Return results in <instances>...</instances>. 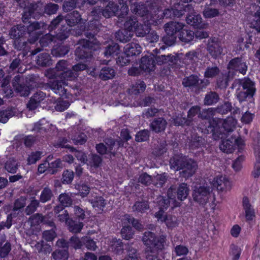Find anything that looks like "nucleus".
I'll use <instances>...</instances> for the list:
<instances>
[{"mask_svg": "<svg viewBox=\"0 0 260 260\" xmlns=\"http://www.w3.org/2000/svg\"><path fill=\"white\" fill-rule=\"evenodd\" d=\"M45 76L50 80L58 78L57 80L49 81L47 85L55 93L61 96L67 94L68 89L64 88V86L68 84L67 82L74 80L77 77V75L71 70L59 74L55 68L47 70Z\"/></svg>", "mask_w": 260, "mask_h": 260, "instance_id": "f257e3e1", "label": "nucleus"}, {"mask_svg": "<svg viewBox=\"0 0 260 260\" xmlns=\"http://www.w3.org/2000/svg\"><path fill=\"white\" fill-rule=\"evenodd\" d=\"M231 88L236 90V94L239 102L246 100L247 96H252L254 92L253 83L248 78L235 80Z\"/></svg>", "mask_w": 260, "mask_h": 260, "instance_id": "f03ea898", "label": "nucleus"}, {"mask_svg": "<svg viewBox=\"0 0 260 260\" xmlns=\"http://www.w3.org/2000/svg\"><path fill=\"white\" fill-rule=\"evenodd\" d=\"M99 44L96 40L93 41L84 39L80 40L78 46L75 50V55L80 59L89 58L92 56V50L98 48Z\"/></svg>", "mask_w": 260, "mask_h": 260, "instance_id": "7ed1b4c3", "label": "nucleus"}, {"mask_svg": "<svg viewBox=\"0 0 260 260\" xmlns=\"http://www.w3.org/2000/svg\"><path fill=\"white\" fill-rule=\"evenodd\" d=\"M183 23L177 21H171L165 25L164 28L167 35L163 38L165 43L169 46L173 45L176 39V34L184 27Z\"/></svg>", "mask_w": 260, "mask_h": 260, "instance_id": "20e7f679", "label": "nucleus"}, {"mask_svg": "<svg viewBox=\"0 0 260 260\" xmlns=\"http://www.w3.org/2000/svg\"><path fill=\"white\" fill-rule=\"evenodd\" d=\"M122 12L120 11L119 6L113 2H110L107 6L103 9L101 7L94 8L91 11V14L95 17H99L101 14L106 18H109L113 16H123Z\"/></svg>", "mask_w": 260, "mask_h": 260, "instance_id": "39448f33", "label": "nucleus"}, {"mask_svg": "<svg viewBox=\"0 0 260 260\" xmlns=\"http://www.w3.org/2000/svg\"><path fill=\"white\" fill-rule=\"evenodd\" d=\"M166 238L164 236L156 237L151 232H145L142 237V241L147 248H155V249H162L164 247V243Z\"/></svg>", "mask_w": 260, "mask_h": 260, "instance_id": "423d86ee", "label": "nucleus"}, {"mask_svg": "<svg viewBox=\"0 0 260 260\" xmlns=\"http://www.w3.org/2000/svg\"><path fill=\"white\" fill-rule=\"evenodd\" d=\"M210 196V188L204 186H195L192 191L193 200L202 205L208 202Z\"/></svg>", "mask_w": 260, "mask_h": 260, "instance_id": "0eeeda50", "label": "nucleus"}, {"mask_svg": "<svg viewBox=\"0 0 260 260\" xmlns=\"http://www.w3.org/2000/svg\"><path fill=\"white\" fill-rule=\"evenodd\" d=\"M183 11L190 12L186 17V22L188 24L197 28H203L204 24L202 23V18L201 16L194 12L191 6L186 5L184 7Z\"/></svg>", "mask_w": 260, "mask_h": 260, "instance_id": "6e6552de", "label": "nucleus"}, {"mask_svg": "<svg viewBox=\"0 0 260 260\" xmlns=\"http://www.w3.org/2000/svg\"><path fill=\"white\" fill-rule=\"evenodd\" d=\"M26 27V34L29 35L30 37L28 39V42L30 44L34 43L39 38V34L37 32V30L44 28L46 26L44 22L35 21L29 24Z\"/></svg>", "mask_w": 260, "mask_h": 260, "instance_id": "1a4fd4ad", "label": "nucleus"}, {"mask_svg": "<svg viewBox=\"0 0 260 260\" xmlns=\"http://www.w3.org/2000/svg\"><path fill=\"white\" fill-rule=\"evenodd\" d=\"M131 9L133 13H135L141 17L146 16L147 19L154 21V16L153 14L150 12L149 7H147V4H143L139 3H134L132 4Z\"/></svg>", "mask_w": 260, "mask_h": 260, "instance_id": "9d476101", "label": "nucleus"}, {"mask_svg": "<svg viewBox=\"0 0 260 260\" xmlns=\"http://www.w3.org/2000/svg\"><path fill=\"white\" fill-rule=\"evenodd\" d=\"M207 50L213 58H216L222 53L223 48L221 42L216 38H210L208 41Z\"/></svg>", "mask_w": 260, "mask_h": 260, "instance_id": "9b49d317", "label": "nucleus"}, {"mask_svg": "<svg viewBox=\"0 0 260 260\" xmlns=\"http://www.w3.org/2000/svg\"><path fill=\"white\" fill-rule=\"evenodd\" d=\"M228 68L229 71H232L233 74H234V71H236L244 75L247 70L246 63L241 57H235L230 60Z\"/></svg>", "mask_w": 260, "mask_h": 260, "instance_id": "f8f14e48", "label": "nucleus"}, {"mask_svg": "<svg viewBox=\"0 0 260 260\" xmlns=\"http://www.w3.org/2000/svg\"><path fill=\"white\" fill-rule=\"evenodd\" d=\"M115 145L116 142L113 139H108L106 140L105 144L101 143L97 144L96 149L102 155L110 153L114 155L116 151Z\"/></svg>", "mask_w": 260, "mask_h": 260, "instance_id": "ddd939ff", "label": "nucleus"}, {"mask_svg": "<svg viewBox=\"0 0 260 260\" xmlns=\"http://www.w3.org/2000/svg\"><path fill=\"white\" fill-rule=\"evenodd\" d=\"M145 2L147 4L150 12L153 14L155 18L157 16L158 12L167 6V3L166 0H146Z\"/></svg>", "mask_w": 260, "mask_h": 260, "instance_id": "4468645a", "label": "nucleus"}, {"mask_svg": "<svg viewBox=\"0 0 260 260\" xmlns=\"http://www.w3.org/2000/svg\"><path fill=\"white\" fill-rule=\"evenodd\" d=\"M198 168L197 162L191 159H189L185 163L180 172V175L184 178H188L192 176Z\"/></svg>", "mask_w": 260, "mask_h": 260, "instance_id": "2eb2a0df", "label": "nucleus"}, {"mask_svg": "<svg viewBox=\"0 0 260 260\" xmlns=\"http://www.w3.org/2000/svg\"><path fill=\"white\" fill-rule=\"evenodd\" d=\"M93 24L92 21H90L87 29L85 25L80 24V28L77 29L75 31L76 35L80 36L84 32V35L89 39H93L92 41L95 40L94 39V37L96 31V28Z\"/></svg>", "mask_w": 260, "mask_h": 260, "instance_id": "dca6fc26", "label": "nucleus"}, {"mask_svg": "<svg viewBox=\"0 0 260 260\" xmlns=\"http://www.w3.org/2000/svg\"><path fill=\"white\" fill-rule=\"evenodd\" d=\"M46 97V94L41 91H38L30 98L27 104V107L29 110H35L40 104Z\"/></svg>", "mask_w": 260, "mask_h": 260, "instance_id": "f3484780", "label": "nucleus"}, {"mask_svg": "<svg viewBox=\"0 0 260 260\" xmlns=\"http://www.w3.org/2000/svg\"><path fill=\"white\" fill-rule=\"evenodd\" d=\"M203 83V80H200L197 76L191 75L184 78L182 81V84L185 87L190 88H195L196 92H199L200 87V84Z\"/></svg>", "mask_w": 260, "mask_h": 260, "instance_id": "a211bd4d", "label": "nucleus"}, {"mask_svg": "<svg viewBox=\"0 0 260 260\" xmlns=\"http://www.w3.org/2000/svg\"><path fill=\"white\" fill-rule=\"evenodd\" d=\"M183 15V10H179L173 8L165 9L161 14L157 15V16L154 18V21H159L164 18H171L175 17H179Z\"/></svg>", "mask_w": 260, "mask_h": 260, "instance_id": "6ab92c4d", "label": "nucleus"}, {"mask_svg": "<svg viewBox=\"0 0 260 260\" xmlns=\"http://www.w3.org/2000/svg\"><path fill=\"white\" fill-rule=\"evenodd\" d=\"M213 185L218 190L225 191L231 188V183L224 176H218L214 179Z\"/></svg>", "mask_w": 260, "mask_h": 260, "instance_id": "aec40b11", "label": "nucleus"}, {"mask_svg": "<svg viewBox=\"0 0 260 260\" xmlns=\"http://www.w3.org/2000/svg\"><path fill=\"white\" fill-rule=\"evenodd\" d=\"M26 35V27L22 24L15 25L11 28L9 36L11 39H17Z\"/></svg>", "mask_w": 260, "mask_h": 260, "instance_id": "412c9836", "label": "nucleus"}, {"mask_svg": "<svg viewBox=\"0 0 260 260\" xmlns=\"http://www.w3.org/2000/svg\"><path fill=\"white\" fill-rule=\"evenodd\" d=\"M189 158L183 156L175 155L170 159V164L171 168L176 170H181L183 166Z\"/></svg>", "mask_w": 260, "mask_h": 260, "instance_id": "4be33fe9", "label": "nucleus"}, {"mask_svg": "<svg viewBox=\"0 0 260 260\" xmlns=\"http://www.w3.org/2000/svg\"><path fill=\"white\" fill-rule=\"evenodd\" d=\"M167 122L164 118L159 117L155 118L150 124L151 129L155 133H160L165 131Z\"/></svg>", "mask_w": 260, "mask_h": 260, "instance_id": "5701e85b", "label": "nucleus"}, {"mask_svg": "<svg viewBox=\"0 0 260 260\" xmlns=\"http://www.w3.org/2000/svg\"><path fill=\"white\" fill-rule=\"evenodd\" d=\"M155 61L151 56H144L141 60L140 68L145 72H150L154 70Z\"/></svg>", "mask_w": 260, "mask_h": 260, "instance_id": "b1692460", "label": "nucleus"}, {"mask_svg": "<svg viewBox=\"0 0 260 260\" xmlns=\"http://www.w3.org/2000/svg\"><path fill=\"white\" fill-rule=\"evenodd\" d=\"M124 52L127 57L137 55L141 53V47L137 43L128 44L124 47Z\"/></svg>", "mask_w": 260, "mask_h": 260, "instance_id": "393cba45", "label": "nucleus"}, {"mask_svg": "<svg viewBox=\"0 0 260 260\" xmlns=\"http://www.w3.org/2000/svg\"><path fill=\"white\" fill-rule=\"evenodd\" d=\"M175 188L173 186H171L168 190V198L165 199L164 197L159 198L158 202L160 208L163 209H167L171 202L174 201V197L173 192Z\"/></svg>", "mask_w": 260, "mask_h": 260, "instance_id": "a878e982", "label": "nucleus"}, {"mask_svg": "<svg viewBox=\"0 0 260 260\" xmlns=\"http://www.w3.org/2000/svg\"><path fill=\"white\" fill-rule=\"evenodd\" d=\"M31 246L40 253L46 254L50 253L52 251L51 246L48 244L45 243L43 241L32 243Z\"/></svg>", "mask_w": 260, "mask_h": 260, "instance_id": "bb28decb", "label": "nucleus"}, {"mask_svg": "<svg viewBox=\"0 0 260 260\" xmlns=\"http://www.w3.org/2000/svg\"><path fill=\"white\" fill-rule=\"evenodd\" d=\"M65 21L67 24L70 26H73L78 23L81 20V15L77 11H74L68 14L64 17Z\"/></svg>", "mask_w": 260, "mask_h": 260, "instance_id": "cd10ccee", "label": "nucleus"}, {"mask_svg": "<svg viewBox=\"0 0 260 260\" xmlns=\"http://www.w3.org/2000/svg\"><path fill=\"white\" fill-rule=\"evenodd\" d=\"M133 36V31L125 29L118 30L115 35L116 40L122 43L129 41Z\"/></svg>", "mask_w": 260, "mask_h": 260, "instance_id": "c85d7f7f", "label": "nucleus"}, {"mask_svg": "<svg viewBox=\"0 0 260 260\" xmlns=\"http://www.w3.org/2000/svg\"><path fill=\"white\" fill-rule=\"evenodd\" d=\"M212 4H206L203 11L204 18L210 19L217 17L219 15V10L211 7Z\"/></svg>", "mask_w": 260, "mask_h": 260, "instance_id": "c756f323", "label": "nucleus"}, {"mask_svg": "<svg viewBox=\"0 0 260 260\" xmlns=\"http://www.w3.org/2000/svg\"><path fill=\"white\" fill-rule=\"evenodd\" d=\"M243 206L245 210V216L247 220H252L255 216V212L247 197H244L243 199Z\"/></svg>", "mask_w": 260, "mask_h": 260, "instance_id": "7c9ffc66", "label": "nucleus"}, {"mask_svg": "<svg viewBox=\"0 0 260 260\" xmlns=\"http://www.w3.org/2000/svg\"><path fill=\"white\" fill-rule=\"evenodd\" d=\"M234 74L232 71H229L228 74L222 75L217 80V84L221 89L226 88L229 84V82L234 78Z\"/></svg>", "mask_w": 260, "mask_h": 260, "instance_id": "2f4dec72", "label": "nucleus"}, {"mask_svg": "<svg viewBox=\"0 0 260 260\" xmlns=\"http://www.w3.org/2000/svg\"><path fill=\"white\" fill-rule=\"evenodd\" d=\"M189 188L185 183H180L176 191L177 197L178 200L183 201L186 199L189 194Z\"/></svg>", "mask_w": 260, "mask_h": 260, "instance_id": "473e14b6", "label": "nucleus"}, {"mask_svg": "<svg viewBox=\"0 0 260 260\" xmlns=\"http://www.w3.org/2000/svg\"><path fill=\"white\" fill-rule=\"evenodd\" d=\"M54 197L53 190L48 186L43 188L39 197V201L42 203H45L52 200Z\"/></svg>", "mask_w": 260, "mask_h": 260, "instance_id": "72a5a7b5", "label": "nucleus"}, {"mask_svg": "<svg viewBox=\"0 0 260 260\" xmlns=\"http://www.w3.org/2000/svg\"><path fill=\"white\" fill-rule=\"evenodd\" d=\"M253 7H254L256 12L251 21V27L254 28L258 32L260 33V6L253 5Z\"/></svg>", "mask_w": 260, "mask_h": 260, "instance_id": "f704fd0d", "label": "nucleus"}, {"mask_svg": "<svg viewBox=\"0 0 260 260\" xmlns=\"http://www.w3.org/2000/svg\"><path fill=\"white\" fill-rule=\"evenodd\" d=\"M219 147L223 152L232 153L234 149V138L232 137L229 139L222 140Z\"/></svg>", "mask_w": 260, "mask_h": 260, "instance_id": "c9c22d12", "label": "nucleus"}, {"mask_svg": "<svg viewBox=\"0 0 260 260\" xmlns=\"http://www.w3.org/2000/svg\"><path fill=\"white\" fill-rule=\"evenodd\" d=\"M146 88V85L142 81H138L132 85L128 89L129 93L131 94L137 95L143 92Z\"/></svg>", "mask_w": 260, "mask_h": 260, "instance_id": "e433bc0d", "label": "nucleus"}, {"mask_svg": "<svg viewBox=\"0 0 260 260\" xmlns=\"http://www.w3.org/2000/svg\"><path fill=\"white\" fill-rule=\"evenodd\" d=\"M115 75L114 70L109 67H105L102 69L99 76L103 80H107L113 78Z\"/></svg>", "mask_w": 260, "mask_h": 260, "instance_id": "4c0bfd02", "label": "nucleus"}, {"mask_svg": "<svg viewBox=\"0 0 260 260\" xmlns=\"http://www.w3.org/2000/svg\"><path fill=\"white\" fill-rule=\"evenodd\" d=\"M219 68L216 64L208 66L204 72V77L206 78H213L219 75L220 73Z\"/></svg>", "mask_w": 260, "mask_h": 260, "instance_id": "58836bf2", "label": "nucleus"}, {"mask_svg": "<svg viewBox=\"0 0 260 260\" xmlns=\"http://www.w3.org/2000/svg\"><path fill=\"white\" fill-rule=\"evenodd\" d=\"M38 6L36 4H30L28 7L25 8L22 17L24 23H26L30 17L34 16V14Z\"/></svg>", "mask_w": 260, "mask_h": 260, "instance_id": "ea45409f", "label": "nucleus"}, {"mask_svg": "<svg viewBox=\"0 0 260 260\" xmlns=\"http://www.w3.org/2000/svg\"><path fill=\"white\" fill-rule=\"evenodd\" d=\"M18 162L13 158H9L5 164V169L9 173L14 174L17 172Z\"/></svg>", "mask_w": 260, "mask_h": 260, "instance_id": "a19ab883", "label": "nucleus"}, {"mask_svg": "<svg viewBox=\"0 0 260 260\" xmlns=\"http://www.w3.org/2000/svg\"><path fill=\"white\" fill-rule=\"evenodd\" d=\"M69 47L66 45H60L54 47L51 50V54L54 56L61 57L66 55L69 51Z\"/></svg>", "mask_w": 260, "mask_h": 260, "instance_id": "79ce46f5", "label": "nucleus"}, {"mask_svg": "<svg viewBox=\"0 0 260 260\" xmlns=\"http://www.w3.org/2000/svg\"><path fill=\"white\" fill-rule=\"evenodd\" d=\"M150 31V27L147 24H141L137 23L135 32L137 36L143 37L147 35Z\"/></svg>", "mask_w": 260, "mask_h": 260, "instance_id": "37998d69", "label": "nucleus"}, {"mask_svg": "<svg viewBox=\"0 0 260 260\" xmlns=\"http://www.w3.org/2000/svg\"><path fill=\"white\" fill-rule=\"evenodd\" d=\"M37 63L42 67L49 66L51 64L49 54L47 53H43L38 56Z\"/></svg>", "mask_w": 260, "mask_h": 260, "instance_id": "c03bdc74", "label": "nucleus"}, {"mask_svg": "<svg viewBox=\"0 0 260 260\" xmlns=\"http://www.w3.org/2000/svg\"><path fill=\"white\" fill-rule=\"evenodd\" d=\"M219 99V95L216 92L210 91L206 94L204 103L206 105H211L216 103Z\"/></svg>", "mask_w": 260, "mask_h": 260, "instance_id": "a18cd8bd", "label": "nucleus"}, {"mask_svg": "<svg viewBox=\"0 0 260 260\" xmlns=\"http://www.w3.org/2000/svg\"><path fill=\"white\" fill-rule=\"evenodd\" d=\"M67 225L68 226L69 230L74 233H79L83 226V222L76 221L71 219L69 220Z\"/></svg>", "mask_w": 260, "mask_h": 260, "instance_id": "49530a36", "label": "nucleus"}, {"mask_svg": "<svg viewBox=\"0 0 260 260\" xmlns=\"http://www.w3.org/2000/svg\"><path fill=\"white\" fill-rule=\"evenodd\" d=\"M167 144L165 141H161L154 148L152 154L156 157L160 156L167 151Z\"/></svg>", "mask_w": 260, "mask_h": 260, "instance_id": "de8ad7c7", "label": "nucleus"}, {"mask_svg": "<svg viewBox=\"0 0 260 260\" xmlns=\"http://www.w3.org/2000/svg\"><path fill=\"white\" fill-rule=\"evenodd\" d=\"M119 53V46L117 43H112L106 48L104 55L106 57L117 55Z\"/></svg>", "mask_w": 260, "mask_h": 260, "instance_id": "09e8293b", "label": "nucleus"}, {"mask_svg": "<svg viewBox=\"0 0 260 260\" xmlns=\"http://www.w3.org/2000/svg\"><path fill=\"white\" fill-rule=\"evenodd\" d=\"M181 30L179 37L180 40L188 43L193 40L194 37V32L193 31L183 29Z\"/></svg>", "mask_w": 260, "mask_h": 260, "instance_id": "8fccbe9b", "label": "nucleus"}, {"mask_svg": "<svg viewBox=\"0 0 260 260\" xmlns=\"http://www.w3.org/2000/svg\"><path fill=\"white\" fill-rule=\"evenodd\" d=\"M171 124H173L175 126L187 125H189L190 124L189 121L185 117H183L181 115L176 116L175 117H172L169 120Z\"/></svg>", "mask_w": 260, "mask_h": 260, "instance_id": "3c124183", "label": "nucleus"}, {"mask_svg": "<svg viewBox=\"0 0 260 260\" xmlns=\"http://www.w3.org/2000/svg\"><path fill=\"white\" fill-rule=\"evenodd\" d=\"M204 143V139L199 136L192 137L189 144L190 149L194 150L201 148Z\"/></svg>", "mask_w": 260, "mask_h": 260, "instance_id": "603ef678", "label": "nucleus"}, {"mask_svg": "<svg viewBox=\"0 0 260 260\" xmlns=\"http://www.w3.org/2000/svg\"><path fill=\"white\" fill-rule=\"evenodd\" d=\"M199 53L196 50H191L186 53L184 60L185 63L190 64L196 62L198 58Z\"/></svg>", "mask_w": 260, "mask_h": 260, "instance_id": "864d4df0", "label": "nucleus"}, {"mask_svg": "<svg viewBox=\"0 0 260 260\" xmlns=\"http://www.w3.org/2000/svg\"><path fill=\"white\" fill-rule=\"evenodd\" d=\"M236 123V120L233 117H231L224 120L222 125L226 131L230 132L234 131Z\"/></svg>", "mask_w": 260, "mask_h": 260, "instance_id": "5fc2aeb1", "label": "nucleus"}, {"mask_svg": "<svg viewBox=\"0 0 260 260\" xmlns=\"http://www.w3.org/2000/svg\"><path fill=\"white\" fill-rule=\"evenodd\" d=\"M167 180V176L165 173L162 174H157L153 178L152 184L157 187H161L166 183Z\"/></svg>", "mask_w": 260, "mask_h": 260, "instance_id": "6e6d98bb", "label": "nucleus"}, {"mask_svg": "<svg viewBox=\"0 0 260 260\" xmlns=\"http://www.w3.org/2000/svg\"><path fill=\"white\" fill-rule=\"evenodd\" d=\"M75 188L78 191L77 194L80 196L82 198L86 197L89 193L90 189V187L85 183L76 184Z\"/></svg>", "mask_w": 260, "mask_h": 260, "instance_id": "4d7b16f0", "label": "nucleus"}, {"mask_svg": "<svg viewBox=\"0 0 260 260\" xmlns=\"http://www.w3.org/2000/svg\"><path fill=\"white\" fill-rule=\"evenodd\" d=\"M176 60V57L171 54L161 55L157 56L156 57V60L158 64H161L167 63H173Z\"/></svg>", "mask_w": 260, "mask_h": 260, "instance_id": "13d9d810", "label": "nucleus"}, {"mask_svg": "<svg viewBox=\"0 0 260 260\" xmlns=\"http://www.w3.org/2000/svg\"><path fill=\"white\" fill-rule=\"evenodd\" d=\"M52 256L54 260H67L69 253L67 249L57 250L52 253Z\"/></svg>", "mask_w": 260, "mask_h": 260, "instance_id": "bf43d9fd", "label": "nucleus"}, {"mask_svg": "<svg viewBox=\"0 0 260 260\" xmlns=\"http://www.w3.org/2000/svg\"><path fill=\"white\" fill-rule=\"evenodd\" d=\"M59 9L58 5L49 3L47 4L44 8V13L48 15H51L55 14Z\"/></svg>", "mask_w": 260, "mask_h": 260, "instance_id": "052dcab7", "label": "nucleus"}, {"mask_svg": "<svg viewBox=\"0 0 260 260\" xmlns=\"http://www.w3.org/2000/svg\"><path fill=\"white\" fill-rule=\"evenodd\" d=\"M58 200L60 204L64 207L71 206L73 202V200L71 196L67 193L60 194L59 196Z\"/></svg>", "mask_w": 260, "mask_h": 260, "instance_id": "680f3d73", "label": "nucleus"}, {"mask_svg": "<svg viewBox=\"0 0 260 260\" xmlns=\"http://www.w3.org/2000/svg\"><path fill=\"white\" fill-rule=\"evenodd\" d=\"M149 208V206L146 202H136L133 206L134 211L137 212H145Z\"/></svg>", "mask_w": 260, "mask_h": 260, "instance_id": "e2e57ef3", "label": "nucleus"}, {"mask_svg": "<svg viewBox=\"0 0 260 260\" xmlns=\"http://www.w3.org/2000/svg\"><path fill=\"white\" fill-rule=\"evenodd\" d=\"M137 23H138V21L135 17L127 18L124 24V29L133 31V29H135Z\"/></svg>", "mask_w": 260, "mask_h": 260, "instance_id": "0e129e2a", "label": "nucleus"}, {"mask_svg": "<svg viewBox=\"0 0 260 260\" xmlns=\"http://www.w3.org/2000/svg\"><path fill=\"white\" fill-rule=\"evenodd\" d=\"M89 202L93 207H98L100 209H102L106 204L105 200L102 197H96L94 199L90 200Z\"/></svg>", "mask_w": 260, "mask_h": 260, "instance_id": "69168bd1", "label": "nucleus"}, {"mask_svg": "<svg viewBox=\"0 0 260 260\" xmlns=\"http://www.w3.org/2000/svg\"><path fill=\"white\" fill-rule=\"evenodd\" d=\"M40 201L36 199L32 200L30 203L25 208L26 215H30L35 212L40 205Z\"/></svg>", "mask_w": 260, "mask_h": 260, "instance_id": "338daca9", "label": "nucleus"}, {"mask_svg": "<svg viewBox=\"0 0 260 260\" xmlns=\"http://www.w3.org/2000/svg\"><path fill=\"white\" fill-rule=\"evenodd\" d=\"M159 249L155 248H147L145 251V257L147 260H156L157 258V251Z\"/></svg>", "mask_w": 260, "mask_h": 260, "instance_id": "774afa93", "label": "nucleus"}]
</instances>
